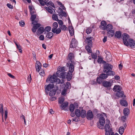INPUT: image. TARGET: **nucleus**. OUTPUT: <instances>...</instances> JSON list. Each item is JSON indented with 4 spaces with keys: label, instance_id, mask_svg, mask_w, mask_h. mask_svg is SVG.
I'll use <instances>...</instances> for the list:
<instances>
[{
    "label": "nucleus",
    "instance_id": "nucleus-38",
    "mask_svg": "<svg viewBox=\"0 0 135 135\" xmlns=\"http://www.w3.org/2000/svg\"><path fill=\"white\" fill-rule=\"evenodd\" d=\"M92 29L91 27H89L86 30V32L88 34H89L92 32Z\"/></svg>",
    "mask_w": 135,
    "mask_h": 135
},
{
    "label": "nucleus",
    "instance_id": "nucleus-59",
    "mask_svg": "<svg viewBox=\"0 0 135 135\" xmlns=\"http://www.w3.org/2000/svg\"><path fill=\"white\" fill-rule=\"evenodd\" d=\"M29 75H30V77H29V76H28V78H27V80H28V81L29 83H30L31 81L32 78H31V76L30 74Z\"/></svg>",
    "mask_w": 135,
    "mask_h": 135
},
{
    "label": "nucleus",
    "instance_id": "nucleus-34",
    "mask_svg": "<svg viewBox=\"0 0 135 135\" xmlns=\"http://www.w3.org/2000/svg\"><path fill=\"white\" fill-rule=\"evenodd\" d=\"M124 129H125L123 128V127H120L119 129V133L122 135L123 133Z\"/></svg>",
    "mask_w": 135,
    "mask_h": 135
},
{
    "label": "nucleus",
    "instance_id": "nucleus-47",
    "mask_svg": "<svg viewBox=\"0 0 135 135\" xmlns=\"http://www.w3.org/2000/svg\"><path fill=\"white\" fill-rule=\"evenodd\" d=\"M33 26L34 28H37V29L39 27L41 26V25L40 23H37V24H35L33 25Z\"/></svg>",
    "mask_w": 135,
    "mask_h": 135
},
{
    "label": "nucleus",
    "instance_id": "nucleus-60",
    "mask_svg": "<svg viewBox=\"0 0 135 135\" xmlns=\"http://www.w3.org/2000/svg\"><path fill=\"white\" fill-rule=\"evenodd\" d=\"M39 39L41 40H43L44 39V37L43 35H41L39 37Z\"/></svg>",
    "mask_w": 135,
    "mask_h": 135
},
{
    "label": "nucleus",
    "instance_id": "nucleus-10",
    "mask_svg": "<svg viewBox=\"0 0 135 135\" xmlns=\"http://www.w3.org/2000/svg\"><path fill=\"white\" fill-rule=\"evenodd\" d=\"M54 87V85L52 84H49L46 87L45 86V89L46 93L47 94L49 93V92L51 90L53 89Z\"/></svg>",
    "mask_w": 135,
    "mask_h": 135
},
{
    "label": "nucleus",
    "instance_id": "nucleus-17",
    "mask_svg": "<svg viewBox=\"0 0 135 135\" xmlns=\"http://www.w3.org/2000/svg\"><path fill=\"white\" fill-rule=\"evenodd\" d=\"M44 31V28L42 27H40L38 29L37 32V34L38 35H39L42 33Z\"/></svg>",
    "mask_w": 135,
    "mask_h": 135
},
{
    "label": "nucleus",
    "instance_id": "nucleus-30",
    "mask_svg": "<svg viewBox=\"0 0 135 135\" xmlns=\"http://www.w3.org/2000/svg\"><path fill=\"white\" fill-rule=\"evenodd\" d=\"M75 112V114L76 116L80 117L81 115H80V111L79 109H76Z\"/></svg>",
    "mask_w": 135,
    "mask_h": 135
},
{
    "label": "nucleus",
    "instance_id": "nucleus-50",
    "mask_svg": "<svg viewBox=\"0 0 135 135\" xmlns=\"http://www.w3.org/2000/svg\"><path fill=\"white\" fill-rule=\"evenodd\" d=\"M110 132L111 133V135L112 134L113 135H119V134L117 133H116L114 134V132L113 131L112 129V128H111L110 130Z\"/></svg>",
    "mask_w": 135,
    "mask_h": 135
},
{
    "label": "nucleus",
    "instance_id": "nucleus-36",
    "mask_svg": "<svg viewBox=\"0 0 135 135\" xmlns=\"http://www.w3.org/2000/svg\"><path fill=\"white\" fill-rule=\"evenodd\" d=\"M59 27L60 29L62 30L65 31L67 28V27L65 25H59Z\"/></svg>",
    "mask_w": 135,
    "mask_h": 135
},
{
    "label": "nucleus",
    "instance_id": "nucleus-46",
    "mask_svg": "<svg viewBox=\"0 0 135 135\" xmlns=\"http://www.w3.org/2000/svg\"><path fill=\"white\" fill-rule=\"evenodd\" d=\"M51 28L50 26H47L44 29V31H47V32L50 31L51 30Z\"/></svg>",
    "mask_w": 135,
    "mask_h": 135
},
{
    "label": "nucleus",
    "instance_id": "nucleus-54",
    "mask_svg": "<svg viewBox=\"0 0 135 135\" xmlns=\"http://www.w3.org/2000/svg\"><path fill=\"white\" fill-rule=\"evenodd\" d=\"M39 73L40 75L42 76H44L45 75V71L44 70H41Z\"/></svg>",
    "mask_w": 135,
    "mask_h": 135
},
{
    "label": "nucleus",
    "instance_id": "nucleus-8",
    "mask_svg": "<svg viewBox=\"0 0 135 135\" xmlns=\"http://www.w3.org/2000/svg\"><path fill=\"white\" fill-rule=\"evenodd\" d=\"M102 84H103V85L105 87L107 88H108V90H110V87L112 85V83H110V82L108 81H103L102 83Z\"/></svg>",
    "mask_w": 135,
    "mask_h": 135
},
{
    "label": "nucleus",
    "instance_id": "nucleus-62",
    "mask_svg": "<svg viewBox=\"0 0 135 135\" xmlns=\"http://www.w3.org/2000/svg\"><path fill=\"white\" fill-rule=\"evenodd\" d=\"M10 77L13 79H14L15 77L13 75H12L11 74L8 73L7 74Z\"/></svg>",
    "mask_w": 135,
    "mask_h": 135
},
{
    "label": "nucleus",
    "instance_id": "nucleus-22",
    "mask_svg": "<svg viewBox=\"0 0 135 135\" xmlns=\"http://www.w3.org/2000/svg\"><path fill=\"white\" fill-rule=\"evenodd\" d=\"M110 127L109 123H106L104 126V129L105 132H109L110 129Z\"/></svg>",
    "mask_w": 135,
    "mask_h": 135
},
{
    "label": "nucleus",
    "instance_id": "nucleus-18",
    "mask_svg": "<svg viewBox=\"0 0 135 135\" xmlns=\"http://www.w3.org/2000/svg\"><path fill=\"white\" fill-rule=\"evenodd\" d=\"M120 103L121 105L123 106L126 107L128 105V103L127 101L124 99L120 100Z\"/></svg>",
    "mask_w": 135,
    "mask_h": 135
},
{
    "label": "nucleus",
    "instance_id": "nucleus-40",
    "mask_svg": "<svg viewBox=\"0 0 135 135\" xmlns=\"http://www.w3.org/2000/svg\"><path fill=\"white\" fill-rule=\"evenodd\" d=\"M64 100V98L62 97H60L59 99V102L60 104H62Z\"/></svg>",
    "mask_w": 135,
    "mask_h": 135
},
{
    "label": "nucleus",
    "instance_id": "nucleus-9",
    "mask_svg": "<svg viewBox=\"0 0 135 135\" xmlns=\"http://www.w3.org/2000/svg\"><path fill=\"white\" fill-rule=\"evenodd\" d=\"M78 42L74 38H73L71 42L70 47L71 48H74L77 46Z\"/></svg>",
    "mask_w": 135,
    "mask_h": 135
},
{
    "label": "nucleus",
    "instance_id": "nucleus-51",
    "mask_svg": "<svg viewBox=\"0 0 135 135\" xmlns=\"http://www.w3.org/2000/svg\"><path fill=\"white\" fill-rule=\"evenodd\" d=\"M19 24L20 26L22 27L24 26V25L25 24V23L23 21H21L19 22Z\"/></svg>",
    "mask_w": 135,
    "mask_h": 135
},
{
    "label": "nucleus",
    "instance_id": "nucleus-33",
    "mask_svg": "<svg viewBox=\"0 0 135 135\" xmlns=\"http://www.w3.org/2000/svg\"><path fill=\"white\" fill-rule=\"evenodd\" d=\"M53 36V34L51 32H49L47 34L46 37L50 39Z\"/></svg>",
    "mask_w": 135,
    "mask_h": 135
},
{
    "label": "nucleus",
    "instance_id": "nucleus-11",
    "mask_svg": "<svg viewBox=\"0 0 135 135\" xmlns=\"http://www.w3.org/2000/svg\"><path fill=\"white\" fill-rule=\"evenodd\" d=\"M107 25L106 22L104 21H103L101 22V25L99 26V28L101 30H105Z\"/></svg>",
    "mask_w": 135,
    "mask_h": 135
},
{
    "label": "nucleus",
    "instance_id": "nucleus-1",
    "mask_svg": "<svg viewBox=\"0 0 135 135\" xmlns=\"http://www.w3.org/2000/svg\"><path fill=\"white\" fill-rule=\"evenodd\" d=\"M65 67L59 68L56 73L57 76L55 74H53L52 75H49L48 78L46 80V81L47 82L50 81L51 83H55L56 84L62 83L64 81H62L61 82L60 79L57 76L62 78V79H64L65 76Z\"/></svg>",
    "mask_w": 135,
    "mask_h": 135
},
{
    "label": "nucleus",
    "instance_id": "nucleus-41",
    "mask_svg": "<svg viewBox=\"0 0 135 135\" xmlns=\"http://www.w3.org/2000/svg\"><path fill=\"white\" fill-rule=\"evenodd\" d=\"M52 19L53 20L57 21L58 20L57 16L55 14L52 15Z\"/></svg>",
    "mask_w": 135,
    "mask_h": 135
},
{
    "label": "nucleus",
    "instance_id": "nucleus-42",
    "mask_svg": "<svg viewBox=\"0 0 135 135\" xmlns=\"http://www.w3.org/2000/svg\"><path fill=\"white\" fill-rule=\"evenodd\" d=\"M79 117H77L76 116L74 118L72 119L73 121H74L76 122H77L80 120V119L79 118Z\"/></svg>",
    "mask_w": 135,
    "mask_h": 135
},
{
    "label": "nucleus",
    "instance_id": "nucleus-48",
    "mask_svg": "<svg viewBox=\"0 0 135 135\" xmlns=\"http://www.w3.org/2000/svg\"><path fill=\"white\" fill-rule=\"evenodd\" d=\"M71 86V84L70 83L68 82H67L66 84L65 85V87L66 88H67V89H69V87L70 86Z\"/></svg>",
    "mask_w": 135,
    "mask_h": 135
},
{
    "label": "nucleus",
    "instance_id": "nucleus-57",
    "mask_svg": "<svg viewBox=\"0 0 135 135\" xmlns=\"http://www.w3.org/2000/svg\"><path fill=\"white\" fill-rule=\"evenodd\" d=\"M7 6L10 9H13V6L9 3H7Z\"/></svg>",
    "mask_w": 135,
    "mask_h": 135
},
{
    "label": "nucleus",
    "instance_id": "nucleus-49",
    "mask_svg": "<svg viewBox=\"0 0 135 135\" xmlns=\"http://www.w3.org/2000/svg\"><path fill=\"white\" fill-rule=\"evenodd\" d=\"M8 112L7 110L4 111V118L5 120H6V119L7 117Z\"/></svg>",
    "mask_w": 135,
    "mask_h": 135
},
{
    "label": "nucleus",
    "instance_id": "nucleus-45",
    "mask_svg": "<svg viewBox=\"0 0 135 135\" xmlns=\"http://www.w3.org/2000/svg\"><path fill=\"white\" fill-rule=\"evenodd\" d=\"M91 55L93 59H95L97 58V55L96 53H91Z\"/></svg>",
    "mask_w": 135,
    "mask_h": 135
},
{
    "label": "nucleus",
    "instance_id": "nucleus-26",
    "mask_svg": "<svg viewBox=\"0 0 135 135\" xmlns=\"http://www.w3.org/2000/svg\"><path fill=\"white\" fill-rule=\"evenodd\" d=\"M121 32L120 31H116L115 32V36L118 38H120L121 36Z\"/></svg>",
    "mask_w": 135,
    "mask_h": 135
},
{
    "label": "nucleus",
    "instance_id": "nucleus-39",
    "mask_svg": "<svg viewBox=\"0 0 135 135\" xmlns=\"http://www.w3.org/2000/svg\"><path fill=\"white\" fill-rule=\"evenodd\" d=\"M67 88H64L63 90L62 91V92L61 93V94L65 96L66 95V91H67Z\"/></svg>",
    "mask_w": 135,
    "mask_h": 135
},
{
    "label": "nucleus",
    "instance_id": "nucleus-27",
    "mask_svg": "<svg viewBox=\"0 0 135 135\" xmlns=\"http://www.w3.org/2000/svg\"><path fill=\"white\" fill-rule=\"evenodd\" d=\"M61 29L59 28L57 29L56 28V30H52V32L54 33H56V34H58L61 32Z\"/></svg>",
    "mask_w": 135,
    "mask_h": 135
},
{
    "label": "nucleus",
    "instance_id": "nucleus-21",
    "mask_svg": "<svg viewBox=\"0 0 135 135\" xmlns=\"http://www.w3.org/2000/svg\"><path fill=\"white\" fill-rule=\"evenodd\" d=\"M74 70V67L73 64L72 63H70L69 68V72L72 73Z\"/></svg>",
    "mask_w": 135,
    "mask_h": 135
},
{
    "label": "nucleus",
    "instance_id": "nucleus-20",
    "mask_svg": "<svg viewBox=\"0 0 135 135\" xmlns=\"http://www.w3.org/2000/svg\"><path fill=\"white\" fill-rule=\"evenodd\" d=\"M124 94V92L122 91H117L116 93V96L118 97H122Z\"/></svg>",
    "mask_w": 135,
    "mask_h": 135
},
{
    "label": "nucleus",
    "instance_id": "nucleus-29",
    "mask_svg": "<svg viewBox=\"0 0 135 135\" xmlns=\"http://www.w3.org/2000/svg\"><path fill=\"white\" fill-rule=\"evenodd\" d=\"M53 28L52 29L51 31L52 30H54L56 29L58 27V24L56 22H54L52 24Z\"/></svg>",
    "mask_w": 135,
    "mask_h": 135
},
{
    "label": "nucleus",
    "instance_id": "nucleus-19",
    "mask_svg": "<svg viewBox=\"0 0 135 135\" xmlns=\"http://www.w3.org/2000/svg\"><path fill=\"white\" fill-rule=\"evenodd\" d=\"M123 111L124 115L126 116H128L130 113L129 109L127 108H125L124 109Z\"/></svg>",
    "mask_w": 135,
    "mask_h": 135
},
{
    "label": "nucleus",
    "instance_id": "nucleus-58",
    "mask_svg": "<svg viewBox=\"0 0 135 135\" xmlns=\"http://www.w3.org/2000/svg\"><path fill=\"white\" fill-rule=\"evenodd\" d=\"M57 21V22L59 25H63V22L62 20L58 19Z\"/></svg>",
    "mask_w": 135,
    "mask_h": 135
},
{
    "label": "nucleus",
    "instance_id": "nucleus-35",
    "mask_svg": "<svg viewBox=\"0 0 135 135\" xmlns=\"http://www.w3.org/2000/svg\"><path fill=\"white\" fill-rule=\"evenodd\" d=\"M97 62L98 63L105 64L106 63V62L104 61L103 59L101 58H99L97 60Z\"/></svg>",
    "mask_w": 135,
    "mask_h": 135
},
{
    "label": "nucleus",
    "instance_id": "nucleus-44",
    "mask_svg": "<svg viewBox=\"0 0 135 135\" xmlns=\"http://www.w3.org/2000/svg\"><path fill=\"white\" fill-rule=\"evenodd\" d=\"M36 15H31V21H33L36 18Z\"/></svg>",
    "mask_w": 135,
    "mask_h": 135
},
{
    "label": "nucleus",
    "instance_id": "nucleus-4",
    "mask_svg": "<svg viewBox=\"0 0 135 135\" xmlns=\"http://www.w3.org/2000/svg\"><path fill=\"white\" fill-rule=\"evenodd\" d=\"M113 26L111 24H109L107 25L105 28L108 31L107 33L109 34L108 36L112 37L114 34V31L112 30Z\"/></svg>",
    "mask_w": 135,
    "mask_h": 135
},
{
    "label": "nucleus",
    "instance_id": "nucleus-24",
    "mask_svg": "<svg viewBox=\"0 0 135 135\" xmlns=\"http://www.w3.org/2000/svg\"><path fill=\"white\" fill-rule=\"evenodd\" d=\"M72 73H68L66 75V78L67 80L68 81L70 80L72 77Z\"/></svg>",
    "mask_w": 135,
    "mask_h": 135
},
{
    "label": "nucleus",
    "instance_id": "nucleus-43",
    "mask_svg": "<svg viewBox=\"0 0 135 135\" xmlns=\"http://www.w3.org/2000/svg\"><path fill=\"white\" fill-rule=\"evenodd\" d=\"M122 121L123 122H125L127 120V118L126 116H123L121 118Z\"/></svg>",
    "mask_w": 135,
    "mask_h": 135
},
{
    "label": "nucleus",
    "instance_id": "nucleus-16",
    "mask_svg": "<svg viewBox=\"0 0 135 135\" xmlns=\"http://www.w3.org/2000/svg\"><path fill=\"white\" fill-rule=\"evenodd\" d=\"M68 103L67 102L63 103L61 104L60 108L62 110H65V109L68 106Z\"/></svg>",
    "mask_w": 135,
    "mask_h": 135
},
{
    "label": "nucleus",
    "instance_id": "nucleus-64",
    "mask_svg": "<svg viewBox=\"0 0 135 135\" xmlns=\"http://www.w3.org/2000/svg\"><path fill=\"white\" fill-rule=\"evenodd\" d=\"M36 30L37 28H34V27H33L32 29V30L33 33L35 32L36 31Z\"/></svg>",
    "mask_w": 135,
    "mask_h": 135
},
{
    "label": "nucleus",
    "instance_id": "nucleus-7",
    "mask_svg": "<svg viewBox=\"0 0 135 135\" xmlns=\"http://www.w3.org/2000/svg\"><path fill=\"white\" fill-rule=\"evenodd\" d=\"M86 118L89 120H91L94 118V115L92 111L89 110L87 111V114H86Z\"/></svg>",
    "mask_w": 135,
    "mask_h": 135
},
{
    "label": "nucleus",
    "instance_id": "nucleus-5",
    "mask_svg": "<svg viewBox=\"0 0 135 135\" xmlns=\"http://www.w3.org/2000/svg\"><path fill=\"white\" fill-rule=\"evenodd\" d=\"M108 76V75L107 74L102 73L100 75L99 77L97 78L96 81L99 84H100L102 83L103 79L107 78Z\"/></svg>",
    "mask_w": 135,
    "mask_h": 135
},
{
    "label": "nucleus",
    "instance_id": "nucleus-63",
    "mask_svg": "<svg viewBox=\"0 0 135 135\" xmlns=\"http://www.w3.org/2000/svg\"><path fill=\"white\" fill-rule=\"evenodd\" d=\"M107 36H105L104 38L103 39V41L104 43L106 42L107 41Z\"/></svg>",
    "mask_w": 135,
    "mask_h": 135
},
{
    "label": "nucleus",
    "instance_id": "nucleus-6",
    "mask_svg": "<svg viewBox=\"0 0 135 135\" xmlns=\"http://www.w3.org/2000/svg\"><path fill=\"white\" fill-rule=\"evenodd\" d=\"M123 41L124 44L126 46H128V40L129 38V35L126 33H124L123 34Z\"/></svg>",
    "mask_w": 135,
    "mask_h": 135
},
{
    "label": "nucleus",
    "instance_id": "nucleus-37",
    "mask_svg": "<svg viewBox=\"0 0 135 135\" xmlns=\"http://www.w3.org/2000/svg\"><path fill=\"white\" fill-rule=\"evenodd\" d=\"M91 46H86L85 49L88 52L90 53L92 52V51L91 50Z\"/></svg>",
    "mask_w": 135,
    "mask_h": 135
},
{
    "label": "nucleus",
    "instance_id": "nucleus-14",
    "mask_svg": "<svg viewBox=\"0 0 135 135\" xmlns=\"http://www.w3.org/2000/svg\"><path fill=\"white\" fill-rule=\"evenodd\" d=\"M92 37H87L85 41L88 42V46H91L92 45Z\"/></svg>",
    "mask_w": 135,
    "mask_h": 135
},
{
    "label": "nucleus",
    "instance_id": "nucleus-28",
    "mask_svg": "<svg viewBox=\"0 0 135 135\" xmlns=\"http://www.w3.org/2000/svg\"><path fill=\"white\" fill-rule=\"evenodd\" d=\"M56 92V90H52L49 92V95L51 97L55 95Z\"/></svg>",
    "mask_w": 135,
    "mask_h": 135
},
{
    "label": "nucleus",
    "instance_id": "nucleus-53",
    "mask_svg": "<svg viewBox=\"0 0 135 135\" xmlns=\"http://www.w3.org/2000/svg\"><path fill=\"white\" fill-rule=\"evenodd\" d=\"M60 15L62 16H64L65 17H66L67 16L66 13L65 11H63V12L60 13Z\"/></svg>",
    "mask_w": 135,
    "mask_h": 135
},
{
    "label": "nucleus",
    "instance_id": "nucleus-15",
    "mask_svg": "<svg viewBox=\"0 0 135 135\" xmlns=\"http://www.w3.org/2000/svg\"><path fill=\"white\" fill-rule=\"evenodd\" d=\"M122 88L119 85H115L113 89V91L115 92L119 91H122Z\"/></svg>",
    "mask_w": 135,
    "mask_h": 135
},
{
    "label": "nucleus",
    "instance_id": "nucleus-31",
    "mask_svg": "<svg viewBox=\"0 0 135 135\" xmlns=\"http://www.w3.org/2000/svg\"><path fill=\"white\" fill-rule=\"evenodd\" d=\"M69 60L71 61L74 58V55L73 53H70L68 55Z\"/></svg>",
    "mask_w": 135,
    "mask_h": 135
},
{
    "label": "nucleus",
    "instance_id": "nucleus-52",
    "mask_svg": "<svg viewBox=\"0 0 135 135\" xmlns=\"http://www.w3.org/2000/svg\"><path fill=\"white\" fill-rule=\"evenodd\" d=\"M4 112L3 109V105L2 104H0V112Z\"/></svg>",
    "mask_w": 135,
    "mask_h": 135
},
{
    "label": "nucleus",
    "instance_id": "nucleus-32",
    "mask_svg": "<svg viewBox=\"0 0 135 135\" xmlns=\"http://www.w3.org/2000/svg\"><path fill=\"white\" fill-rule=\"evenodd\" d=\"M75 109V107L74 105L71 104L69 106V110L71 112H73Z\"/></svg>",
    "mask_w": 135,
    "mask_h": 135
},
{
    "label": "nucleus",
    "instance_id": "nucleus-56",
    "mask_svg": "<svg viewBox=\"0 0 135 135\" xmlns=\"http://www.w3.org/2000/svg\"><path fill=\"white\" fill-rule=\"evenodd\" d=\"M48 9L47 11L49 13L51 14H52L53 13V10L54 9L53 8H49V9Z\"/></svg>",
    "mask_w": 135,
    "mask_h": 135
},
{
    "label": "nucleus",
    "instance_id": "nucleus-3",
    "mask_svg": "<svg viewBox=\"0 0 135 135\" xmlns=\"http://www.w3.org/2000/svg\"><path fill=\"white\" fill-rule=\"evenodd\" d=\"M105 122V119L104 118L103 116L101 117L99 119V122L97 123L98 127L101 129H103L104 128V126Z\"/></svg>",
    "mask_w": 135,
    "mask_h": 135
},
{
    "label": "nucleus",
    "instance_id": "nucleus-55",
    "mask_svg": "<svg viewBox=\"0 0 135 135\" xmlns=\"http://www.w3.org/2000/svg\"><path fill=\"white\" fill-rule=\"evenodd\" d=\"M91 84L93 85H96L98 83L96 82L95 80H92L91 81Z\"/></svg>",
    "mask_w": 135,
    "mask_h": 135
},
{
    "label": "nucleus",
    "instance_id": "nucleus-12",
    "mask_svg": "<svg viewBox=\"0 0 135 135\" xmlns=\"http://www.w3.org/2000/svg\"><path fill=\"white\" fill-rule=\"evenodd\" d=\"M42 65L40 62L38 61H36V63L35 65V67L36 71L39 72L40 70Z\"/></svg>",
    "mask_w": 135,
    "mask_h": 135
},
{
    "label": "nucleus",
    "instance_id": "nucleus-2",
    "mask_svg": "<svg viewBox=\"0 0 135 135\" xmlns=\"http://www.w3.org/2000/svg\"><path fill=\"white\" fill-rule=\"evenodd\" d=\"M113 68V66L108 63H105L103 66V71L108 76H113L115 74L114 71H112Z\"/></svg>",
    "mask_w": 135,
    "mask_h": 135
},
{
    "label": "nucleus",
    "instance_id": "nucleus-25",
    "mask_svg": "<svg viewBox=\"0 0 135 135\" xmlns=\"http://www.w3.org/2000/svg\"><path fill=\"white\" fill-rule=\"evenodd\" d=\"M69 31L71 36L74 34V29L72 26H69Z\"/></svg>",
    "mask_w": 135,
    "mask_h": 135
},
{
    "label": "nucleus",
    "instance_id": "nucleus-23",
    "mask_svg": "<svg viewBox=\"0 0 135 135\" xmlns=\"http://www.w3.org/2000/svg\"><path fill=\"white\" fill-rule=\"evenodd\" d=\"M81 116L82 118H84L86 115V112L85 110L82 109L80 112Z\"/></svg>",
    "mask_w": 135,
    "mask_h": 135
},
{
    "label": "nucleus",
    "instance_id": "nucleus-61",
    "mask_svg": "<svg viewBox=\"0 0 135 135\" xmlns=\"http://www.w3.org/2000/svg\"><path fill=\"white\" fill-rule=\"evenodd\" d=\"M49 5L52 7H55L54 4L51 1H50L49 2Z\"/></svg>",
    "mask_w": 135,
    "mask_h": 135
},
{
    "label": "nucleus",
    "instance_id": "nucleus-13",
    "mask_svg": "<svg viewBox=\"0 0 135 135\" xmlns=\"http://www.w3.org/2000/svg\"><path fill=\"white\" fill-rule=\"evenodd\" d=\"M128 45L132 48H133L135 46V43L134 40L132 39H130L129 40Z\"/></svg>",
    "mask_w": 135,
    "mask_h": 135
}]
</instances>
